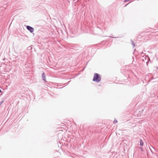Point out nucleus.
Masks as SVG:
<instances>
[{
    "mask_svg": "<svg viewBox=\"0 0 158 158\" xmlns=\"http://www.w3.org/2000/svg\"><path fill=\"white\" fill-rule=\"evenodd\" d=\"M101 79L100 75L98 73H95L93 79V81L97 82H100Z\"/></svg>",
    "mask_w": 158,
    "mask_h": 158,
    "instance_id": "nucleus-1",
    "label": "nucleus"
},
{
    "mask_svg": "<svg viewBox=\"0 0 158 158\" xmlns=\"http://www.w3.org/2000/svg\"><path fill=\"white\" fill-rule=\"evenodd\" d=\"M26 27L27 30L29 31L31 33H32L34 31V29L33 27L29 26H27Z\"/></svg>",
    "mask_w": 158,
    "mask_h": 158,
    "instance_id": "nucleus-2",
    "label": "nucleus"
},
{
    "mask_svg": "<svg viewBox=\"0 0 158 158\" xmlns=\"http://www.w3.org/2000/svg\"><path fill=\"white\" fill-rule=\"evenodd\" d=\"M42 77L43 79V80L45 82H46V77L45 75V73H43L42 74Z\"/></svg>",
    "mask_w": 158,
    "mask_h": 158,
    "instance_id": "nucleus-3",
    "label": "nucleus"
},
{
    "mask_svg": "<svg viewBox=\"0 0 158 158\" xmlns=\"http://www.w3.org/2000/svg\"><path fill=\"white\" fill-rule=\"evenodd\" d=\"M140 145L143 146V143L142 139H140Z\"/></svg>",
    "mask_w": 158,
    "mask_h": 158,
    "instance_id": "nucleus-4",
    "label": "nucleus"
},
{
    "mask_svg": "<svg viewBox=\"0 0 158 158\" xmlns=\"http://www.w3.org/2000/svg\"><path fill=\"white\" fill-rule=\"evenodd\" d=\"M131 44L133 45V47H134L135 46V44H134V42L132 40H131Z\"/></svg>",
    "mask_w": 158,
    "mask_h": 158,
    "instance_id": "nucleus-5",
    "label": "nucleus"
},
{
    "mask_svg": "<svg viewBox=\"0 0 158 158\" xmlns=\"http://www.w3.org/2000/svg\"><path fill=\"white\" fill-rule=\"evenodd\" d=\"M117 122H118V121L116 119H114V120L113 122V123L114 124L116 123Z\"/></svg>",
    "mask_w": 158,
    "mask_h": 158,
    "instance_id": "nucleus-6",
    "label": "nucleus"
},
{
    "mask_svg": "<svg viewBox=\"0 0 158 158\" xmlns=\"http://www.w3.org/2000/svg\"><path fill=\"white\" fill-rule=\"evenodd\" d=\"M3 102V101H2L0 102V105H1L2 103Z\"/></svg>",
    "mask_w": 158,
    "mask_h": 158,
    "instance_id": "nucleus-7",
    "label": "nucleus"
},
{
    "mask_svg": "<svg viewBox=\"0 0 158 158\" xmlns=\"http://www.w3.org/2000/svg\"><path fill=\"white\" fill-rule=\"evenodd\" d=\"M130 0H125L124 1V2H127L128 1H129Z\"/></svg>",
    "mask_w": 158,
    "mask_h": 158,
    "instance_id": "nucleus-8",
    "label": "nucleus"
},
{
    "mask_svg": "<svg viewBox=\"0 0 158 158\" xmlns=\"http://www.w3.org/2000/svg\"><path fill=\"white\" fill-rule=\"evenodd\" d=\"M139 148L141 149V150L142 151L143 150V149L142 147H140Z\"/></svg>",
    "mask_w": 158,
    "mask_h": 158,
    "instance_id": "nucleus-9",
    "label": "nucleus"
},
{
    "mask_svg": "<svg viewBox=\"0 0 158 158\" xmlns=\"http://www.w3.org/2000/svg\"><path fill=\"white\" fill-rule=\"evenodd\" d=\"M1 92H2V91L1 90V89H0V93H1Z\"/></svg>",
    "mask_w": 158,
    "mask_h": 158,
    "instance_id": "nucleus-10",
    "label": "nucleus"
},
{
    "mask_svg": "<svg viewBox=\"0 0 158 158\" xmlns=\"http://www.w3.org/2000/svg\"><path fill=\"white\" fill-rule=\"evenodd\" d=\"M156 69L158 70V67L156 68Z\"/></svg>",
    "mask_w": 158,
    "mask_h": 158,
    "instance_id": "nucleus-11",
    "label": "nucleus"
},
{
    "mask_svg": "<svg viewBox=\"0 0 158 158\" xmlns=\"http://www.w3.org/2000/svg\"><path fill=\"white\" fill-rule=\"evenodd\" d=\"M109 37L114 38V37H112L110 36H109Z\"/></svg>",
    "mask_w": 158,
    "mask_h": 158,
    "instance_id": "nucleus-12",
    "label": "nucleus"
},
{
    "mask_svg": "<svg viewBox=\"0 0 158 158\" xmlns=\"http://www.w3.org/2000/svg\"><path fill=\"white\" fill-rule=\"evenodd\" d=\"M148 62H147V64H148Z\"/></svg>",
    "mask_w": 158,
    "mask_h": 158,
    "instance_id": "nucleus-13",
    "label": "nucleus"
}]
</instances>
